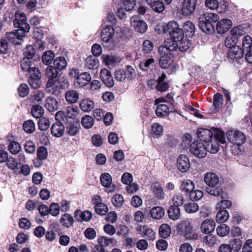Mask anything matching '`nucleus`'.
Returning a JSON list of instances; mask_svg holds the SVG:
<instances>
[{
	"label": "nucleus",
	"instance_id": "nucleus-36",
	"mask_svg": "<svg viewBox=\"0 0 252 252\" xmlns=\"http://www.w3.org/2000/svg\"><path fill=\"white\" fill-rule=\"evenodd\" d=\"M180 189L187 194H189L194 189V184L190 180H184L182 182Z\"/></svg>",
	"mask_w": 252,
	"mask_h": 252
},
{
	"label": "nucleus",
	"instance_id": "nucleus-39",
	"mask_svg": "<svg viewBox=\"0 0 252 252\" xmlns=\"http://www.w3.org/2000/svg\"><path fill=\"white\" fill-rule=\"evenodd\" d=\"M79 124L75 123H68L66 126V132L69 136H75L79 131Z\"/></svg>",
	"mask_w": 252,
	"mask_h": 252
},
{
	"label": "nucleus",
	"instance_id": "nucleus-46",
	"mask_svg": "<svg viewBox=\"0 0 252 252\" xmlns=\"http://www.w3.org/2000/svg\"><path fill=\"white\" fill-rule=\"evenodd\" d=\"M155 63V60L153 58H149L148 60L141 62L139 64V67L141 70L143 71H147L151 69V66H153Z\"/></svg>",
	"mask_w": 252,
	"mask_h": 252
},
{
	"label": "nucleus",
	"instance_id": "nucleus-10",
	"mask_svg": "<svg viewBox=\"0 0 252 252\" xmlns=\"http://www.w3.org/2000/svg\"><path fill=\"white\" fill-rule=\"evenodd\" d=\"M228 140L233 144H244L246 140V135L238 130H230L226 132Z\"/></svg>",
	"mask_w": 252,
	"mask_h": 252
},
{
	"label": "nucleus",
	"instance_id": "nucleus-40",
	"mask_svg": "<svg viewBox=\"0 0 252 252\" xmlns=\"http://www.w3.org/2000/svg\"><path fill=\"white\" fill-rule=\"evenodd\" d=\"M246 52L242 48L239 46H235L230 49L229 53L232 58L234 59L241 58L243 56L244 54Z\"/></svg>",
	"mask_w": 252,
	"mask_h": 252
},
{
	"label": "nucleus",
	"instance_id": "nucleus-22",
	"mask_svg": "<svg viewBox=\"0 0 252 252\" xmlns=\"http://www.w3.org/2000/svg\"><path fill=\"white\" fill-rule=\"evenodd\" d=\"M24 33L20 34L18 32H6V38L7 40L15 45L21 44L23 42Z\"/></svg>",
	"mask_w": 252,
	"mask_h": 252
},
{
	"label": "nucleus",
	"instance_id": "nucleus-35",
	"mask_svg": "<svg viewBox=\"0 0 252 252\" xmlns=\"http://www.w3.org/2000/svg\"><path fill=\"white\" fill-rule=\"evenodd\" d=\"M206 191L211 195L215 196H220L222 198L223 191L222 187L218 186H214L213 187H207L206 189Z\"/></svg>",
	"mask_w": 252,
	"mask_h": 252
},
{
	"label": "nucleus",
	"instance_id": "nucleus-21",
	"mask_svg": "<svg viewBox=\"0 0 252 252\" xmlns=\"http://www.w3.org/2000/svg\"><path fill=\"white\" fill-rule=\"evenodd\" d=\"M232 25V21L227 19H221L216 25V30L220 34L227 32Z\"/></svg>",
	"mask_w": 252,
	"mask_h": 252
},
{
	"label": "nucleus",
	"instance_id": "nucleus-51",
	"mask_svg": "<svg viewBox=\"0 0 252 252\" xmlns=\"http://www.w3.org/2000/svg\"><path fill=\"white\" fill-rule=\"evenodd\" d=\"M31 113L33 117L40 119L42 118L44 109L41 106L35 105L32 107Z\"/></svg>",
	"mask_w": 252,
	"mask_h": 252
},
{
	"label": "nucleus",
	"instance_id": "nucleus-30",
	"mask_svg": "<svg viewBox=\"0 0 252 252\" xmlns=\"http://www.w3.org/2000/svg\"><path fill=\"white\" fill-rule=\"evenodd\" d=\"M45 107L48 111L54 112L58 108V102L55 98L49 96L46 99Z\"/></svg>",
	"mask_w": 252,
	"mask_h": 252
},
{
	"label": "nucleus",
	"instance_id": "nucleus-14",
	"mask_svg": "<svg viewBox=\"0 0 252 252\" xmlns=\"http://www.w3.org/2000/svg\"><path fill=\"white\" fill-rule=\"evenodd\" d=\"M34 61V60L23 58L21 61V67L22 70L24 72H28L30 74L32 72H37L39 69L36 66Z\"/></svg>",
	"mask_w": 252,
	"mask_h": 252
},
{
	"label": "nucleus",
	"instance_id": "nucleus-43",
	"mask_svg": "<svg viewBox=\"0 0 252 252\" xmlns=\"http://www.w3.org/2000/svg\"><path fill=\"white\" fill-rule=\"evenodd\" d=\"M54 67L58 70H62L65 68L67 65V62L63 57L56 58L53 62Z\"/></svg>",
	"mask_w": 252,
	"mask_h": 252
},
{
	"label": "nucleus",
	"instance_id": "nucleus-49",
	"mask_svg": "<svg viewBox=\"0 0 252 252\" xmlns=\"http://www.w3.org/2000/svg\"><path fill=\"white\" fill-rule=\"evenodd\" d=\"M35 49L32 45H28L24 50V57L30 59V60H34L33 57L35 55Z\"/></svg>",
	"mask_w": 252,
	"mask_h": 252
},
{
	"label": "nucleus",
	"instance_id": "nucleus-58",
	"mask_svg": "<svg viewBox=\"0 0 252 252\" xmlns=\"http://www.w3.org/2000/svg\"><path fill=\"white\" fill-rule=\"evenodd\" d=\"M114 238H109L106 236H100L97 239V242L99 245L103 247L108 246L109 244L114 243Z\"/></svg>",
	"mask_w": 252,
	"mask_h": 252
},
{
	"label": "nucleus",
	"instance_id": "nucleus-24",
	"mask_svg": "<svg viewBox=\"0 0 252 252\" xmlns=\"http://www.w3.org/2000/svg\"><path fill=\"white\" fill-rule=\"evenodd\" d=\"M197 133L199 138V140L203 141L204 143L207 142L213 137V135L214 136V132L213 133L210 130L204 128H198Z\"/></svg>",
	"mask_w": 252,
	"mask_h": 252
},
{
	"label": "nucleus",
	"instance_id": "nucleus-25",
	"mask_svg": "<svg viewBox=\"0 0 252 252\" xmlns=\"http://www.w3.org/2000/svg\"><path fill=\"white\" fill-rule=\"evenodd\" d=\"M91 80L90 74L87 72L80 74L75 80V85L78 87L86 85Z\"/></svg>",
	"mask_w": 252,
	"mask_h": 252
},
{
	"label": "nucleus",
	"instance_id": "nucleus-29",
	"mask_svg": "<svg viewBox=\"0 0 252 252\" xmlns=\"http://www.w3.org/2000/svg\"><path fill=\"white\" fill-rule=\"evenodd\" d=\"M147 4L155 12L161 13L165 9V6L163 2L159 0H145Z\"/></svg>",
	"mask_w": 252,
	"mask_h": 252
},
{
	"label": "nucleus",
	"instance_id": "nucleus-15",
	"mask_svg": "<svg viewBox=\"0 0 252 252\" xmlns=\"http://www.w3.org/2000/svg\"><path fill=\"white\" fill-rule=\"evenodd\" d=\"M196 0H184L182 5V11L185 16H189L192 14L195 9Z\"/></svg>",
	"mask_w": 252,
	"mask_h": 252
},
{
	"label": "nucleus",
	"instance_id": "nucleus-1",
	"mask_svg": "<svg viewBox=\"0 0 252 252\" xmlns=\"http://www.w3.org/2000/svg\"><path fill=\"white\" fill-rule=\"evenodd\" d=\"M219 19L217 14L206 12L200 16L198 26L204 32H211L214 30L213 23H216Z\"/></svg>",
	"mask_w": 252,
	"mask_h": 252
},
{
	"label": "nucleus",
	"instance_id": "nucleus-16",
	"mask_svg": "<svg viewBox=\"0 0 252 252\" xmlns=\"http://www.w3.org/2000/svg\"><path fill=\"white\" fill-rule=\"evenodd\" d=\"M6 162L8 168L11 170L18 168V162L13 157L8 158L7 152L1 151V163Z\"/></svg>",
	"mask_w": 252,
	"mask_h": 252
},
{
	"label": "nucleus",
	"instance_id": "nucleus-48",
	"mask_svg": "<svg viewBox=\"0 0 252 252\" xmlns=\"http://www.w3.org/2000/svg\"><path fill=\"white\" fill-rule=\"evenodd\" d=\"M229 218L228 212L224 209L219 211L216 215V221L219 223L224 222Z\"/></svg>",
	"mask_w": 252,
	"mask_h": 252
},
{
	"label": "nucleus",
	"instance_id": "nucleus-47",
	"mask_svg": "<svg viewBox=\"0 0 252 252\" xmlns=\"http://www.w3.org/2000/svg\"><path fill=\"white\" fill-rule=\"evenodd\" d=\"M55 57V54L51 50H48L44 53L42 57L43 63L46 65H50Z\"/></svg>",
	"mask_w": 252,
	"mask_h": 252
},
{
	"label": "nucleus",
	"instance_id": "nucleus-64",
	"mask_svg": "<svg viewBox=\"0 0 252 252\" xmlns=\"http://www.w3.org/2000/svg\"><path fill=\"white\" fill-rule=\"evenodd\" d=\"M223 104L222 95L220 93H217L214 95L213 98V105L216 109L221 107Z\"/></svg>",
	"mask_w": 252,
	"mask_h": 252
},
{
	"label": "nucleus",
	"instance_id": "nucleus-9",
	"mask_svg": "<svg viewBox=\"0 0 252 252\" xmlns=\"http://www.w3.org/2000/svg\"><path fill=\"white\" fill-rule=\"evenodd\" d=\"M161 47H165L164 44L158 48V52L162 55L159 60V63L161 68L165 69L168 68L171 65L174 55L172 51L168 49L166 51L165 50L164 52H162L160 50Z\"/></svg>",
	"mask_w": 252,
	"mask_h": 252
},
{
	"label": "nucleus",
	"instance_id": "nucleus-56",
	"mask_svg": "<svg viewBox=\"0 0 252 252\" xmlns=\"http://www.w3.org/2000/svg\"><path fill=\"white\" fill-rule=\"evenodd\" d=\"M78 109L76 106H68L66 108L65 113L67 117L70 119H74L78 114Z\"/></svg>",
	"mask_w": 252,
	"mask_h": 252
},
{
	"label": "nucleus",
	"instance_id": "nucleus-61",
	"mask_svg": "<svg viewBox=\"0 0 252 252\" xmlns=\"http://www.w3.org/2000/svg\"><path fill=\"white\" fill-rule=\"evenodd\" d=\"M126 77L129 79H135L137 76V71L136 69L130 65H127L126 68Z\"/></svg>",
	"mask_w": 252,
	"mask_h": 252
},
{
	"label": "nucleus",
	"instance_id": "nucleus-45",
	"mask_svg": "<svg viewBox=\"0 0 252 252\" xmlns=\"http://www.w3.org/2000/svg\"><path fill=\"white\" fill-rule=\"evenodd\" d=\"M171 231L170 226L166 224H161L159 228V233L160 236L163 238H167L171 234Z\"/></svg>",
	"mask_w": 252,
	"mask_h": 252
},
{
	"label": "nucleus",
	"instance_id": "nucleus-50",
	"mask_svg": "<svg viewBox=\"0 0 252 252\" xmlns=\"http://www.w3.org/2000/svg\"><path fill=\"white\" fill-rule=\"evenodd\" d=\"M169 113V108L165 104L158 105L156 110V114L158 117H163Z\"/></svg>",
	"mask_w": 252,
	"mask_h": 252
},
{
	"label": "nucleus",
	"instance_id": "nucleus-7",
	"mask_svg": "<svg viewBox=\"0 0 252 252\" xmlns=\"http://www.w3.org/2000/svg\"><path fill=\"white\" fill-rule=\"evenodd\" d=\"M178 230L187 239L189 240H196L198 235L192 231L191 223L187 221H182L177 226Z\"/></svg>",
	"mask_w": 252,
	"mask_h": 252
},
{
	"label": "nucleus",
	"instance_id": "nucleus-60",
	"mask_svg": "<svg viewBox=\"0 0 252 252\" xmlns=\"http://www.w3.org/2000/svg\"><path fill=\"white\" fill-rule=\"evenodd\" d=\"M172 201L173 202V205H176L177 207H179L183 204L185 201V199L182 194L180 193H177L173 196Z\"/></svg>",
	"mask_w": 252,
	"mask_h": 252
},
{
	"label": "nucleus",
	"instance_id": "nucleus-18",
	"mask_svg": "<svg viewBox=\"0 0 252 252\" xmlns=\"http://www.w3.org/2000/svg\"><path fill=\"white\" fill-rule=\"evenodd\" d=\"M178 169L182 172H186L190 168V162L188 157L185 155H180L177 160Z\"/></svg>",
	"mask_w": 252,
	"mask_h": 252
},
{
	"label": "nucleus",
	"instance_id": "nucleus-62",
	"mask_svg": "<svg viewBox=\"0 0 252 252\" xmlns=\"http://www.w3.org/2000/svg\"><path fill=\"white\" fill-rule=\"evenodd\" d=\"M243 144H233L231 147L232 153L235 156L241 155L244 150Z\"/></svg>",
	"mask_w": 252,
	"mask_h": 252
},
{
	"label": "nucleus",
	"instance_id": "nucleus-6",
	"mask_svg": "<svg viewBox=\"0 0 252 252\" xmlns=\"http://www.w3.org/2000/svg\"><path fill=\"white\" fill-rule=\"evenodd\" d=\"M13 22L14 27L23 32L24 33L29 32L30 26L27 22V18L24 13L20 11L16 12Z\"/></svg>",
	"mask_w": 252,
	"mask_h": 252
},
{
	"label": "nucleus",
	"instance_id": "nucleus-42",
	"mask_svg": "<svg viewBox=\"0 0 252 252\" xmlns=\"http://www.w3.org/2000/svg\"><path fill=\"white\" fill-rule=\"evenodd\" d=\"M60 222L65 227H69L73 225L74 219L69 214L65 213L62 215L60 219Z\"/></svg>",
	"mask_w": 252,
	"mask_h": 252
},
{
	"label": "nucleus",
	"instance_id": "nucleus-20",
	"mask_svg": "<svg viewBox=\"0 0 252 252\" xmlns=\"http://www.w3.org/2000/svg\"><path fill=\"white\" fill-rule=\"evenodd\" d=\"M30 77L29 79V84L30 86L34 89H38L41 85V75L39 70H37V72H34L30 74Z\"/></svg>",
	"mask_w": 252,
	"mask_h": 252
},
{
	"label": "nucleus",
	"instance_id": "nucleus-41",
	"mask_svg": "<svg viewBox=\"0 0 252 252\" xmlns=\"http://www.w3.org/2000/svg\"><path fill=\"white\" fill-rule=\"evenodd\" d=\"M86 67L90 69H94L98 66V60L95 57L90 56L86 59Z\"/></svg>",
	"mask_w": 252,
	"mask_h": 252
},
{
	"label": "nucleus",
	"instance_id": "nucleus-53",
	"mask_svg": "<svg viewBox=\"0 0 252 252\" xmlns=\"http://www.w3.org/2000/svg\"><path fill=\"white\" fill-rule=\"evenodd\" d=\"M82 126L86 128H89L94 125V119L92 117L89 115H85L81 120Z\"/></svg>",
	"mask_w": 252,
	"mask_h": 252
},
{
	"label": "nucleus",
	"instance_id": "nucleus-31",
	"mask_svg": "<svg viewBox=\"0 0 252 252\" xmlns=\"http://www.w3.org/2000/svg\"><path fill=\"white\" fill-rule=\"evenodd\" d=\"M152 190L158 199H163L164 197L163 189L158 183H154L151 186Z\"/></svg>",
	"mask_w": 252,
	"mask_h": 252
},
{
	"label": "nucleus",
	"instance_id": "nucleus-5",
	"mask_svg": "<svg viewBox=\"0 0 252 252\" xmlns=\"http://www.w3.org/2000/svg\"><path fill=\"white\" fill-rule=\"evenodd\" d=\"M163 32L171 37L170 40L180 39L183 35L182 29L180 28L177 22L174 21L169 22L163 29Z\"/></svg>",
	"mask_w": 252,
	"mask_h": 252
},
{
	"label": "nucleus",
	"instance_id": "nucleus-28",
	"mask_svg": "<svg viewBox=\"0 0 252 252\" xmlns=\"http://www.w3.org/2000/svg\"><path fill=\"white\" fill-rule=\"evenodd\" d=\"M205 183L208 187L217 186L219 183V177L214 173L209 172L205 174L204 178Z\"/></svg>",
	"mask_w": 252,
	"mask_h": 252
},
{
	"label": "nucleus",
	"instance_id": "nucleus-8",
	"mask_svg": "<svg viewBox=\"0 0 252 252\" xmlns=\"http://www.w3.org/2000/svg\"><path fill=\"white\" fill-rule=\"evenodd\" d=\"M189 151L192 155L199 158H205L207 154L205 144L200 140H196L190 144Z\"/></svg>",
	"mask_w": 252,
	"mask_h": 252
},
{
	"label": "nucleus",
	"instance_id": "nucleus-38",
	"mask_svg": "<svg viewBox=\"0 0 252 252\" xmlns=\"http://www.w3.org/2000/svg\"><path fill=\"white\" fill-rule=\"evenodd\" d=\"M167 212L169 218L173 220H178L181 216L180 210L179 207L176 205L171 206L169 208Z\"/></svg>",
	"mask_w": 252,
	"mask_h": 252
},
{
	"label": "nucleus",
	"instance_id": "nucleus-57",
	"mask_svg": "<svg viewBox=\"0 0 252 252\" xmlns=\"http://www.w3.org/2000/svg\"><path fill=\"white\" fill-rule=\"evenodd\" d=\"M252 38L249 35H246L243 37L242 40V48L247 52L252 48Z\"/></svg>",
	"mask_w": 252,
	"mask_h": 252
},
{
	"label": "nucleus",
	"instance_id": "nucleus-2",
	"mask_svg": "<svg viewBox=\"0 0 252 252\" xmlns=\"http://www.w3.org/2000/svg\"><path fill=\"white\" fill-rule=\"evenodd\" d=\"M226 142L224 132L218 129L214 130V136L204 143L207 152L211 154L217 153L220 149L219 143L224 144Z\"/></svg>",
	"mask_w": 252,
	"mask_h": 252
},
{
	"label": "nucleus",
	"instance_id": "nucleus-11",
	"mask_svg": "<svg viewBox=\"0 0 252 252\" xmlns=\"http://www.w3.org/2000/svg\"><path fill=\"white\" fill-rule=\"evenodd\" d=\"M114 30L111 25H104L100 35V37L103 41V45L104 46H107V44L114 42L112 37L114 36Z\"/></svg>",
	"mask_w": 252,
	"mask_h": 252
},
{
	"label": "nucleus",
	"instance_id": "nucleus-27",
	"mask_svg": "<svg viewBox=\"0 0 252 252\" xmlns=\"http://www.w3.org/2000/svg\"><path fill=\"white\" fill-rule=\"evenodd\" d=\"M139 233L141 236L148 240H153L156 238V233L151 228L144 225L139 228Z\"/></svg>",
	"mask_w": 252,
	"mask_h": 252
},
{
	"label": "nucleus",
	"instance_id": "nucleus-12",
	"mask_svg": "<svg viewBox=\"0 0 252 252\" xmlns=\"http://www.w3.org/2000/svg\"><path fill=\"white\" fill-rule=\"evenodd\" d=\"M130 24L135 31L140 33H144L147 30L146 23L138 16H132L130 19Z\"/></svg>",
	"mask_w": 252,
	"mask_h": 252
},
{
	"label": "nucleus",
	"instance_id": "nucleus-32",
	"mask_svg": "<svg viewBox=\"0 0 252 252\" xmlns=\"http://www.w3.org/2000/svg\"><path fill=\"white\" fill-rule=\"evenodd\" d=\"M79 106L81 110L85 112H88L94 108V102L89 98H84L81 100Z\"/></svg>",
	"mask_w": 252,
	"mask_h": 252
},
{
	"label": "nucleus",
	"instance_id": "nucleus-19",
	"mask_svg": "<svg viewBox=\"0 0 252 252\" xmlns=\"http://www.w3.org/2000/svg\"><path fill=\"white\" fill-rule=\"evenodd\" d=\"M100 180L102 185L106 189V190L108 192L114 190L115 187L112 184V177L109 174L107 173L102 174Z\"/></svg>",
	"mask_w": 252,
	"mask_h": 252
},
{
	"label": "nucleus",
	"instance_id": "nucleus-37",
	"mask_svg": "<svg viewBox=\"0 0 252 252\" xmlns=\"http://www.w3.org/2000/svg\"><path fill=\"white\" fill-rule=\"evenodd\" d=\"M65 98L68 103H75L79 99V94L76 91L69 90L65 93Z\"/></svg>",
	"mask_w": 252,
	"mask_h": 252
},
{
	"label": "nucleus",
	"instance_id": "nucleus-59",
	"mask_svg": "<svg viewBox=\"0 0 252 252\" xmlns=\"http://www.w3.org/2000/svg\"><path fill=\"white\" fill-rule=\"evenodd\" d=\"M217 233L220 237H224L227 235L229 232V227L225 224H222L217 227Z\"/></svg>",
	"mask_w": 252,
	"mask_h": 252
},
{
	"label": "nucleus",
	"instance_id": "nucleus-55",
	"mask_svg": "<svg viewBox=\"0 0 252 252\" xmlns=\"http://www.w3.org/2000/svg\"><path fill=\"white\" fill-rule=\"evenodd\" d=\"M216 236L211 233L208 234L207 236L204 237L203 239V242L208 247H212L216 243Z\"/></svg>",
	"mask_w": 252,
	"mask_h": 252
},
{
	"label": "nucleus",
	"instance_id": "nucleus-13",
	"mask_svg": "<svg viewBox=\"0 0 252 252\" xmlns=\"http://www.w3.org/2000/svg\"><path fill=\"white\" fill-rule=\"evenodd\" d=\"M205 4L209 9L216 10L219 13L225 12L227 9V5L224 2H219L217 0H206Z\"/></svg>",
	"mask_w": 252,
	"mask_h": 252
},
{
	"label": "nucleus",
	"instance_id": "nucleus-34",
	"mask_svg": "<svg viewBox=\"0 0 252 252\" xmlns=\"http://www.w3.org/2000/svg\"><path fill=\"white\" fill-rule=\"evenodd\" d=\"M92 214L91 212L85 211L81 212L80 210H76L75 212V217L78 221H89L91 219Z\"/></svg>",
	"mask_w": 252,
	"mask_h": 252
},
{
	"label": "nucleus",
	"instance_id": "nucleus-3",
	"mask_svg": "<svg viewBox=\"0 0 252 252\" xmlns=\"http://www.w3.org/2000/svg\"><path fill=\"white\" fill-rule=\"evenodd\" d=\"M190 44L189 41L184 38V35L180 39L174 40H168L164 42V47H161L160 50L162 52L166 51L167 49L170 51H176L178 49L181 52L187 50L189 47Z\"/></svg>",
	"mask_w": 252,
	"mask_h": 252
},
{
	"label": "nucleus",
	"instance_id": "nucleus-44",
	"mask_svg": "<svg viewBox=\"0 0 252 252\" xmlns=\"http://www.w3.org/2000/svg\"><path fill=\"white\" fill-rule=\"evenodd\" d=\"M182 30L187 35L192 36L195 32V26L190 21H187L184 23Z\"/></svg>",
	"mask_w": 252,
	"mask_h": 252
},
{
	"label": "nucleus",
	"instance_id": "nucleus-33",
	"mask_svg": "<svg viewBox=\"0 0 252 252\" xmlns=\"http://www.w3.org/2000/svg\"><path fill=\"white\" fill-rule=\"evenodd\" d=\"M151 217L155 220H159L163 217L165 212L163 208L159 206L154 207L150 210Z\"/></svg>",
	"mask_w": 252,
	"mask_h": 252
},
{
	"label": "nucleus",
	"instance_id": "nucleus-23",
	"mask_svg": "<svg viewBox=\"0 0 252 252\" xmlns=\"http://www.w3.org/2000/svg\"><path fill=\"white\" fill-rule=\"evenodd\" d=\"M65 126L60 121L54 123L51 127V134L56 137H62L64 132Z\"/></svg>",
	"mask_w": 252,
	"mask_h": 252
},
{
	"label": "nucleus",
	"instance_id": "nucleus-26",
	"mask_svg": "<svg viewBox=\"0 0 252 252\" xmlns=\"http://www.w3.org/2000/svg\"><path fill=\"white\" fill-rule=\"evenodd\" d=\"M216 224L214 220L210 219L205 220L201 224L200 229L202 232L210 234L214 231Z\"/></svg>",
	"mask_w": 252,
	"mask_h": 252
},
{
	"label": "nucleus",
	"instance_id": "nucleus-54",
	"mask_svg": "<svg viewBox=\"0 0 252 252\" xmlns=\"http://www.w3.org/2000/svg\"><path fill=\"white\" fill-rule=\"evenodd\" d=\"M50 126V121L49 119L45 117H42L39 119L38 122V127L39 129L41 131L47 130Z\"/></svg>",
	"mask_w": 252,
	"mask_h": 252
},
{
	"label": "nucleus",
	"instance_id": "nucleus-17",
	"mask_svg": "<svg viewBox=\"0 0 252 252\" xmlns=\"http://www.w3.org/2000/svg\"><path fill=\"white\" fill-rule=\"evenodd\" d=\"M99 76L102 82L108 87H112L114 81L111 73L106 68L102 69L100 72Z\"/></svg>",
	"mask_w": 252,
	"mask_h": 252
},
{
	"label": "nucleus",
	"instance_id": "nucleus-63",
	"mask_svg": "<svg viewBox=\"0 0 252 252\" xmlns=\"http://www.w3.org/2000/svg\"><path fill=\"white\" fill-rule=\"evenodd\" d=\"M185 210L188 213H194L198 211L199 206L195 202H191L186 204L184 206Z\"/></svg>",
	"mask_w": 252,
	"mask_h": 252
},
{
	"label": "nucleus",
	"instance_id": "nucleus-4",
	"mask_svg": "<svg viewBox=\"0 0 252 252\" xmlns=\"http://www.w3.org/2000/svg\"><path fill=\"white\" fill-rule=\"evenodd\" d=\"M58 69L53 66H49L46 70V75L48 78V81L46 83V87L49 89L48 91L55 95L58 94L57 89V87L56 81L59 76Z\"/></svg>",
	"mask_w": 252,
	"mask_h": 252
},
{
	"label": "nucleus",
	"instance_id": "nucleus-52",
	"mask_svg": "<svg viewBox=\"0 0 252 252\" xmlns=\"http://www.w3.org/2000/svg\"><path fill=\"white\" fill-rule=\"evenodd\" d=\"M23 129L28 133H32L35 130V124L31 120L26 121L23 125Z\"/></svg>",
	"mask_w": 252,
	"mask_h": 252
}]
</instances>
